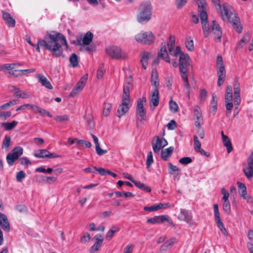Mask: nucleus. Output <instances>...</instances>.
Here are the masks:
<instances>
[{
    "mask_svg": "<svg viewBox=\"0 0 253 253\" xmlns=\"http://www.w3.org/2000/svg\"><path fill=\"white\" fill-rule=\"evenodd\" d=\"M62 45H65L66 49H68V45L65 37L63 35L56 33L48 35L44 38V40H39L38 44L34 47H36V49L39 52H40V46H41L49 50L56 57L61 56L64 57V55L63 54Z\"/></svg>",
    "mask_w": 253,
    "mask_h": 253,
    "instance_id": "obj_1",
    "label": "nucleus"
},
{
    "mask_svg": "<svg viewBox=\"0 0 253 253\" xmlns=\"http://www.w3.org/2000/svg\"><path fill=\"white\" fill-rule=\"evenodd\" d=\"M198 12L200 16L202 29L204 34L207 37L210 33H212L216 40H220L222 37V32L219 25L214 20H212L210 25L208 22V14L206 10L207 5L206 0H202L198 2Z\"/></svg>",
    "mask_w": 253,
    "mask_h": 253,
    "instance_id": "obj_2",
    "label": "nucleus"
},
{
    "mask_svg": "<svg viewBox=\"0 0 253 253\" xmlns=\"http://www.w3.org/2000/svg\"><path fill=\"white\" fill-rule=\"evenodd\" d=\"M213 4L216 6V9L222 17L224 21L227 20L232 24L234 29L238 33H241L243 28L240 20L235 13L233 8L228 3H224L220 5L219 0H211Z\"/></svg>",
    "mask_w": 253,
    "mask_h": 253,
    "instance_id": "obj_3",
    "label": "nucleus"
},
{
    "mask_svg": "<svg viewBox=\"0 0 253 253\" xmlns=\"http://www.w3.org/2000/svg\"><path fill=\"white\" fill-rule=\"evenodd\" d=\"M152 6L150 1L141 2L138 8L136 20L140 24H145L152 18Z\"/></svg>",
    "mask_w": 253,
    "mask_h": 253,
    "instance_id": "obj_4",
    "label": "nucleus"
},
{
    "mask_svg": "<svg viewBox=\"0 0 253 253\" xmlns=\"http://www.w3.org/2000/svg\"><path fill=\"white\" fill-rule=\"evenodd\" d=\"M190 60L188 54L181 53L179 59V68L181 75L187 74V73L192 68Z\"/></svg>",
    "mask_w": 253,
    "mask_h": 253,
    "instance_id": "obj_5",
    "label": "nucleus"
},
{
    "mask_svg": "<svg viewBox=\"0 0 253 253\" xmlns=\"http://www.w3.org/2000/svg\"><path fill=\"white\" fill-rule=\"evenodd\" d=\"M217 74L218 76L217 85L220 86L224 82L226 71L223 63L222 58L217 55L216 58Z\"/></svg>",
    "mask_w": 253,
    "mask_h": 253,
    "instance_id": "obj_6",
    "label": "nucleus"
},
{
    "mask_svg": "<svg viewBox=\"0 0 253 253\" xmlns=\"http://www.w3.org/2000/svg\"><path fill=\"white\" fill-rule=\"evenodd\" d=\"M155 37L151 32L141 31L135 36V40L141 43L151 44L155 41Z\"/></svg>",
    "mask_w": 253,
    "mask_h": 253,
    "instance_id": "obj_7",
    "label": "nucleus"
},
{
    "mask_svg": "<svg viewBox=\"0 0 253 253\" xmlns=\"http://www.w3.org/2000/svg\"><path fill=\"white\" fill-rule=\"evenodd\" d=\"M146 99L145 97L140 98L137 102L136 110V117L140 121H145L147 119L146 111L144 108V104L146 102Z\"/></svg>",
    "mask_w": 253,
    "mask_h": 253,
    "instance_id": "obj_8",
    "label": "nucleus"
},
{
    "mask_svg": "<svg viewBox=\"0 0 253 253\" xmlns=\"http://www.w3.org/2000/svg\"><path fill=\"white\" fill-rule=\"evenodd\" d=\"M107 54L114 59H125L126 58V54L119 47L110 46L106 48Z\"/></svg>",
    "mask_w": 253,
    "mask_h": 253,
    "instance_id": "obj_9",
    "label": "nucleus"
},
{
    "mask_svg": "<svg viewBox=\"0 0 253 253\" xmlns=\"http://www.w3.org/2000/svg\"><path fill=\"white\" fill-rule=\"evenodd\" d=\"M23 148L17 146L13 148L6 157V160L9 166H12L14 162L23 154Z\"/></svg>",
    "mask_w": 253,
    "mask_h": 253,
    "instance_id": "obj_10",
    "label": "nucleus"
},
{
    "mask_svg": "<svg viewBox=\"0 0 253 253\" xmlns=\"http://www.w3.org/2000/svg\"><path fill=\"white\" fill-rule=\"evenodd\" d=\"M93 38V34L91 32L88 31L83 38L81 36H78L77 38V40L73 42L72 43L76 45H88L92 42Z\"/></svg>",
    "mask_w": 253,
    "mask_h": 253,
    "instance_id": "obj_11",
    "label": "nucleus"
},
{
    "mask_svg": "<svg viewBox=\"0 0 253 253\" xmlns=\"http://www.w3.org/2000/svg\"><path fill=\"white\" fill-rule=\"evenodd\" d=\"M243 171L249 180L253 176V152H252L247 159V165L244 167Z\"/></svg>",
    "mask_w": 253,
    "mask_h": 253,
    "instance_id": "obj_12",
    "label": "nucleus"
},
{
    "mask_svg": "<svg viewBox=\"0 0 253 253\" xmlns=\"http://www.w3.org/2000/svg\"><path fill=\"white\" fill-rule=\"evenodd\" d=\"M87 78L88 74H85L80 79L79 81L72 89L70 94V96L74 97L83 90L87 80Z\"/></svg>",
    "mask_w": 253,
    "mask_h": 253,
    "instance_id": "obj_13",
    "label": "nucleus"
},
{
    "mask_svg": "<svg viewBox=\"0 0 253 253\" xmlns=\"http://www.w3.org/2000/svg\"><path fill=\"white\" fill-rule=\"evenodd\" d=\"M159 58L163 59L166 62L168 63H169L170 61V58L167 50L166 42L162 43L161 49L158 54V57L154 60V64H158L159 63Z\"/></svg>",
    "mask_w": 253,
    "mask_h": 253,
    "instance_id": "obj_14",
    "label": "nucleus"
},
{
    "mask_svg": "<svg viewBox=\"0 0 253 253\" xmlns=\"http://www.w3.org/2000/svg\"><path fill=\"white\" fill-rule=\"evenodd\" d=\"M166 221L172 227L174 226V224L172 220L168 215H165L155 216L153 217L148 219L146 222L147 223L159 224Z\"/></svg>",
    "mask_w": 253,
    "mask_h": 253,
    "instance_id": "obj_15",
    "label": "nucleus"
},
{
    "mask_svg": "<svg viewBox=\"0 0 253 253\" xmlns=\"http://www.w3.org/2000/svg\"><path fill=\"white\" fill-rule=\"evenodd\" d=\"M34 156L39 158H47L49 159L58 158L60 157L55 153H50L46 149H40L36 151L34 153Z\"/></svg>",
    "mask_w": 253,
    "mask_h": 253,
    "instance_id": "obj_16",
    "label": "nucleus"
},
{
    "mask_svg": "<svg viewBox=\"0 0 253 253\" xmlns=\"http://www.w3.org/2000/svg\"><path fill=\"white\" fill-rule=\"evenodd\" d=\"M130 107L129 101L122 100L121 104L120 105L117 111V116L121 118L128 112Z\"/></svg>",
    "mask_w": 253,
    "mask_h": 253,
    "instance_id": "obj_17",
    "label": "nucleus"
},
{
    "mask_svg": "<svg viewBox=\"0 0 253 253\" xmlns=\"http://www.w3.org/2000/svg\"><path fill=\"white\" fill-rule=\"evenodd\" d=\"M233 95L232 94H225V107L226 109V115L227 117H229L231 115V110L233 107V104L232 103Z\"/></svg>",
    "mask_w": 253,
    "mask_h": 253,
    "instance_id": "obj_18",
    "label": "nucleus"
},
{
    "mask_svg": "<svg viewBox=\"0 0 253 253\" xmlns=\"http://www.w3.org/2000/svg\"><path fill=\"white\" fill-rule=\"evenodd\" d=\"M194 115L195 119V125L198 127H201L203 124L202 114L200 108L198 106H196L194 111Z\"/></svg>",
    "mask_w": 253,
    "mask_h": 253,
    "instance_id": "obj_19",
    "label": "nucleus"
},
{
    "mask_svg": "<svg viewBox=\"0 0 253 253\" xmlns=\"http://www.w3.org/2000/svg\"><path fill=\"white\" fill-rule=\"evenodd\" d=\"M94 239L96 240L94 244L91 247L90 252L93 253L97 251L100 248L103 241L102 236L100 234L96 235Z\"/></svg>",
    "mask_w": 253,
    "mask_h": 253,
    "instance_id": "obj_20",
    "label": "nucleus"
},
{
    "mask_svg": "<svg viewBox=\"0 0 253 253\" xmlns=\"http://www.w3.org/2000/svg\"><path fill=\"white\" fill-rule=\"evenodd\" d=\"M36 77L42 86H44L48 89H52V85L45 77L40 74H38L36 75Z\"/></svg>",
    "mask_w": 253,
    "mask_h": 253,
    "instance_id": "obj_21",
    "label": "nucleus"
},
{
    "mask_svg": "<svg viewBox=\"0 0 253 253\" xmlns=\"http://www.w3.org/2000/svg\"><path fill=\"white\" fill-rule=\"evenodd\" d=\"M0 226L5 231H9L10 225L6 216L0 212Z\"/></svg>",
    "mask_w": 253,
    "mask_h": 253,
    "instance_id": "obj_22",
    "label": "nucleus"
},
{
    "mask_svg": "<svg viewBox=\"0 0 253 253\" xmlns=\"http://www.w3.org/2000/svg\"><path fill=\"white\" fill-rule=\"evenodd\" d=\"M3 19L6 24L8 26L14 27L15 25V20L11 17V15L7 12H2Z\"/></svg>",
    "mask_w": 253,
    "mask_h": 253,
    "instance_id": "obj_23",
    "label": "nucleus"
},
{
    "mask_svg": "<svg viewBox=\"0 0 253 253\" xmlns=\"http://www.w3.org/2000/svg\"><path fill=\"white\" fill-rule=\"evenodd\" d=\"M178 218L179 219L184 220L187 222L191 221L192 216L191 214L187 210H181L179 214Z\"/></svg>",
    "mask_w": 253,
    "mask_h": 253,
    "instance_id": "obj_24",
    "label": "nucleus"
},
{
    "mask_svg": "<svg viewBox=\"0 0 253 253\" xmlns=\"http://www.w3.org/2000/svg\"><path fill=\"white\" fill-rule=\"evenodd\" d=\"M222 139L223 145L227 148V151L230 153L233 150L231 142L228 136L224 134L223 131L221 132Z\"/></svg>",
    "mask_w": 253,
    "mask_h": 253,
    "instance_id": "obj_25",
    "label": "nucleus"
},
{
    "mask_svg": "<svg viewBox=\"0 0 253 253\" xmlns=\"http://www.w3.org/2000/svg\"><path fill=\"white\" fill-rule=\"evenodd\" d=\"M91 135L93 139V141L95 144V150L97 154L99 156H101L104 154L107 153V150H103L100 148L98 138L93 134H91Z\"/></svg>",
    "mask_w": 253,
    "mask_h": 253,
    "instance_id": "obj_26",
    "label": "nucleus"
},
{
    "mask_svg": "<svg viewBox=\"0 0 253 253\" xmlns=\"http://www.w3.org/2000/svg\"><path fill=\"white\" fill-rule=\"evenodd\" d=\"M150 103L154 107L157 106L159 103V91L158 88H155L151 95Z\"/></svg>",
    "mask_w": 253,
    "mask_h": 253,
    "instance_id": "obj_27",
    "label": "nucleus"
},
{
    "mask_svg": "<svg viewBox=\"0 0 253 253\" xmlns=\"http://www.w3.org/2000/svg\"><path fill=\"white\" fill-rule=\"evenodd\" d=\"M250 41V35L249 33H246L244 35L242 39L239 41L236 44V48L237 49H242L244 46Z\"/></svg>",
    "mask_w": 253,
    "mask_h": 253,
    "instance_id": "obj_28",
    "label": "nucleus"
},
{
    "mask_svg": "<svg viewBox=\"0 0 253 253\" xmlns=\"http://www.w3.org/2000/svg\"><path fill=\"white\" fill-rule=\"evenodd\" d=\"M174 148L173 147H169L161 152V158L164 161H167L168 158L171 156Z\"/></svg>",
    "mask_w": 253,
    "mask_h": 253,
    "instance_id": "obj_29",
    "label": "nucleus"
},
{
    "mask_svg": "<svg viewBox=\"0 0 253 253\" xmlns=\"http://www.w3.org/2000/svg\"><path fill=\"white\" fill-rule=\"evenodd\" d=\"M237 184L238 187L240 196L243 199H246L247 197L246 195L247 194V188L245 185L240 182H238Z\"/></svg>",
    "mask_w": 253,
    "mask_h": 253,
    "instance_id": "obj_30",
    "label": "nucleus"
},
{
    "mask_svg": "<svg viewBox=\"0 0 253 253\" xmlns=\"http://www.w3.org/2000/svg\"><path fill=\"white\" fill-rule=\"evenodd\" d=\"M151 83L152 84L158 88L159 84L158 79V74L156 69H153L151 73Z\"/></svg>",
    "mask_w": 253,
    "mask_h": 253,
    "instance_id": "obj_31",
    "label": "nucleus"
},
{
    "mask_svg": "<svg viewBox=\"0 0 253 253\" xmlns=\"http://www.w3.org/2000/svg\"><path fill=\"white\" fill-rule=\"evenodd\" d=\"M155 138H156V141L155 143L152 142V147L154 152L158 153L163 147L161 146V138L158 136H156Z\"/></svg>",
    "mask_w": 253,
    "mask_h": 253,
    "instance_id": "obj_32",
    "label": "nucleus"
},
{
    "mask_svg": "<svg viewBox=\"0 0 253 253\" xmlns=\"http://www.w3.org/2000/svg\"><path fill=\"white\" fill-rule=\"evenodd\" d=\"M18 122L13 121L11 123L4 122L1 124V126L4 128L5 130L8 131L14 128L17 125Z\"/></svg>",
    "mask_w": 253,
    "mask_h": 253,
    "instance_id": "obj_33",
    "label": "nucleus"
},
{
    "mask_svg": "<svg viewBox=\"0 0 253 253\" xmlns=\"http://www.w3.org/2000/svg\"><path fill=\"white\" fill-rule=\"evenodd\" d=\"M54 119L57 122L60 123H66L69 121L70 116L68 115H59L55 117Z\"/></svg>",
    "mask_w": 253,
    "mask_h": 253,
    "instance_id": "obj_34",
    "label": "nucleus"
},
{
    "mask_svg": "<svg viewBox=\"0 0 253 253\" xmlns=\"http://www.w3.org/2000/svg\"><path fill=\"white\" fill-rule=\"evenodd\" d=\"M149 58V54L147 52L142 53L140 62L143 69H146L148 65V60Z\"/></svg>",
    "mask_w": 253,
    "mask_h": 253,
    "instance_id": "obj_35",
    "label": "nucleus"
},
{
    "mask_svg": "<svg viewBox=\"0 0 253 253\" xmlns=\"http://www.w3.org/2000/svg\"><path fill=\"white\" fill-rule=\"evenodd\" d=\"M133 183L137 188L140 189L148 192H150L151 191V189L150 187L146 186L144 183L140 181H137L134 180Z\"/></svg>",
    "mask_w": 253,
    "mask_h": 253,
    "instance_id": "obj_36",
    "label": "nucleus"
},
{
    "mask_svg": "<svg viewBox=\"0 0 253 253\" xmlns=\"http://www.w3.org/2000/svg\"><path fill=\"white\" fill-rule=\"evenodd\" d=\"M120 228L118 226H113L111 229L107 233L106 235V239L107 240H110L113 236H114V234L115 232H118L120 231Z\"/></svg>",
    "mask_w": 253,
    "mask_h": 253,
    "instance_id": "obj_37",
    "label": "nucleus"
},
{
    "mask_svg": "<svg viewBox=\"0 0 253 253\" xmlns=\"http://www.w3.org/2000/svg\"><path fill=\"white\" fill-rule=\"evenodd\" d=\"M70 64L72 67H77L79 64L78 57L76 54L73 53L69 58Z\"/></svg>",
    "mask_w": 253,
    "mask_h": 253,
    "instance_id": "obj_38",
    "label": "nucleus"
},
{
    "mask_svg": "<svg viewBox=\"0 0 253 253\" xmlns=\"http://www.w3.org/2000/svg\"><path fill=\"white\" fill-rule=\"evenodd\" d=\"M169 54L174 57H176L178 54L181 55V53H184L181 51L180 47L179 46H177L176 48L174 49V47H171L168 49Z\"/></svg>",
    "mask_w": 253,
    "mask_h": 253,
    "instance_id": "obj_39",
    "label": "nucleus"
},
{
    "mask_svg": "<svg viewBox=\"0 0 253 253\" xmlns=\"http://www.w3.org/2000/svg\"><path fill=\"white\" fill-rule=\"evenodd\" d=\"M164 205L162 203H160L158 205H155L151 207H145L144 210L146 211H157L159 209H162Z\"/></svg>",
    "mask_w": 253,
    "mask_h": 253,
    "instance_id": "obj_40",
    "label": "nucleus"
},
{
    "mask_svg": "<svg viewBox=\"0 0 253 253\" xmlns=\"http://www.w3.org/2000/svg\"><path fill=\"white\" fill-rule=\"evenodd\" d=\"M112 109V105L109 103H104L103 104V110L102 113L104 116H107L110 114Z\"/></svg>",
    "mask_w": 253,
    "mask_h": 253,
    "instance_id": "obj_41",
    "label": "nucleus"
},
{
    "mask_svg": "<svg viewBox=\"0 0 253 253\" xmlns=\"http://www.w3.org/2000/svg\"><path fill=\"white\" fill-rule=\"evenodd\" d=\"M122 100L129 101V87L128 85L124 87Z\"/></svg>",
    "mask_w": 253,
    "mask_h": 253,
    "instance_id": "obj_42",
    "label": "nucleus"
},
{
    "mask_svg": "<svg viewBox=\"0 0 253 253\" xmlns=\"http://www.w3.org/2000/svg\"><path fill=\"white\" fill-rule=\"evenodd\" d=\"M11 144L10 137L8 135H5L2 141V148L7 150Z\"/></svg>",
    "mask_w": 253,
    "mask_h": 253,
    "instance_id": "obj_43",
    "label": "nucleus"
},
{
    "mask_svg": "<svg viewBox=\"0 0 253 253\" xmlns=\"http://www.w3.org/2000/svg\"><path fill=\"white\" fill-rule=\"evenodd\" d=\"M39 113V114L42 116H46L49 117H52L51 114L48 111L39 106H38L36 109V113Z\"/></svg>",
    "mask_w": 253,
    "mask_h": 253,
    "instance_id": "obj_44",
    "label": "nucleus"
},
{
    "mask_svg": "<svg viewBox=\"0 0 253 253\" xmlns=\"http://www.w3.org/2000/svg\"><path fill=\"white\" fill-rule=\"evenodd\" d=\"M217 103L216 96L213 94L212 95V100L211 102V107L212 109V111L213 112L214 114L216 111Z\"/></svg>",
    "mask_w": 253,
    "mask_h": 253,
    "instance_id": "obj_45",
    "label": "nucleus"
},
{
    "mask_svg": "<svg viewBox=\"0 0 253 253\" xmlns=\"http://www.w3.org/2000/svg\"><path fill=\"white\" fill-rule=\"evenodd\" d=\"M185 45L186 48L190 51H192L194 49V42L191 38L188 37L186 38Z\"/></svg>",
    "mask_w": 253,
    "mask_h": 253,
    "instance_id": "obj_46",
    "label": "nucleus"
},
{
    "mask_svg": "<svg viewBox=\"0 0 253 253\" xmlns=\"http://www.w3.org/2000/svg\"><path fill=\"white\" fill-rule=\"evenodd\" d=\"M223 210L227 213H229L231 211V206L229 200H223Z\"/></svg>",
    "mask_w": 253,
    "mask_h": 253,
    "instance_id": "obj_47",
    "label": "nucleus"
},
{
    "mask_svg": "<svg viewBox=\"0 0 253 253\" xmlns=\"http://www.w3.org/2000/svg\"><path fill=\"white\" fill-rule=\"evenodd\" d=\"M169 109L173 113H176L178 110V107L177 103L172 100L171 99L170 100L169 103Z\"/></svg>",
    "mask_w": 253,
    "mask_h": 253,
    "instance_id": "obj_48",
    "label": "nucleus"
},
{
    "mask_svg": "<svg viewBox=\"0 0 253 253\" xmlns=\"http://www.w3.org/2000/svg\"><path fill=\"white\" fill-rule=\"evenodd\" d=\"M215 221L217 224V226L220 229V230L222 231V232L225 235L227 236L228 234V233H227L225 228L224 227V224H223V222H222L221 219L216 220Z\"/></svg>",
    "mask_w": 253,
    "mask_h": 253,
    "instance_id": "obj_49",
    "label": "nucleus"
},
{
    "mask_svg": "<svg viewBox=\"0 0 253 253\" xmlns=\"http://www.w3.org/2000/svg\"><path fill=\"white\" fill-rule=\"evenodd\" d=\"M84 118L86 120L87 125L89 129H92L94 126V124L92 120V117L90 116H84Z\"/></svg>",
    "mask_w": 253,
    "mask_h": 253,
    "instance_id": "obj_50",
    "label": "nucleus"
},
{
    "mask_svg": "<svg viewBox=\"0 0 253 253\" xmlns=\"http://www.w3.org/2000/svg\"><path fill=\"white\" fill-rule=\"evenodd\" d=\"M15 71L18 72V75H20V76H22L24 75L34 73L36 71V70L35 69L32 68L25 70H15Z\"/></svg>",
    "mask_w": 253,
    "mask_h": 253,
    "instance_id": "obj_51",
    "label": "nucleus"
},
{
    "mask_svg": "<svg viewBox=\"0 0 253 253\" xmlns=\"http://www.w3.org/2000/svg\"><path fill=\"white\" fill-rule=\"evenodd\" d=\"M153 163V154L151 151L148 152L147 160H146V166L147 168H149L151 164Z\"/></svg>",
    "mask_w": 253,
    "mask_h": 253,
    "instance_id": "obj_52",
    "label": "nucleus"
},
{
    "mask_svg": "<svg viewBox=\"0 0 253 253\" xmlns=\"http://www.w3.org/2000/svg\"><path fill=\"white\" fill-rule=\"evenodd\" d=\"M175 37L173 36H170L167 43L168 49L171 47H174L175 45Z\"/></svg>",
    "mask_w": 253,
    "mask_h": 253,
    "instance_id": "obj_53",
    "label": "nucleus"
},
{
    "mask_svg": "<svg viewBox=\"0 0 253 253\" xmlns=\"http://www.w3.org/2000/svg\"><path fill=\"white\" fill-rule=\"evenodd\" d=\"M17 103V102L15 100H12L6 103H5L0 106V110L8 108L11 106H13Z\"/></svg>",
    "mask_w": 253,
    "mask_h": 253,
    "instance_id": "obj_54",
    "label": "nucleus"
},
{
    "mask_svg": "<svg viewBox=\"0 0 253 253\" xmlns=\"http://www.w3.org/2000/svg\"><path fill=\"white\" fill-rule=\"evenodd\" d=\"M194 149L196 151L201 148V143L198 140V136L196 135H194Z\"/></svg>",
    "mask_w": 253,
    "mask_h": 253,
    "instance_id": "obj_55",
    "label": "nucleus"
},
{
    "mask_svg": "<svg viewBox=\"0 0 253 253\" xmlns=\"http://www.w3.org/2000/svg\"><path fill=\"white\" fill-rule=\"evenodd\" d=\"M168 171L169 174H173V172L178 171L179 169L176 166H174L171 163H169Z\"/></svg>",
    "mask_w": 253,
    "mask_h": 253,
    "instance_id": "obj_56",
    "label": "nucleus"
},
{
    "mask_svg": "<svg viewBox=\"0 0 253 253\" xmlns=\"http://www.w3.org/2000/svg\"><path fill=\"white\" fill-rule=\"evenodd\" d=\"M192 162V159L188 157H183L179 160V162L183 165H187Z\"/></svg>",
    "mask_w": 253,
    "mask_h": 253,
    "instance_id": "obj_57",
    "label": "nucleus"
},
{
    "mask_svg": "<svg viewBox=\"0 0 253 253\" xmlns=\"http://www.w3.org/2000/svg\"><path fill=\"white\" fill-rule=\"evenodd\" d=\"M52 170H52V168H47V169H45L44 168L42 167H39V168H37L36 169V171L37 172L47 173H50L52 171Z\"/></svg>",
    "mask_w": 253,
    "mask_h": 253,
    "instance_id": "obj_58",
    "label": "nucleus"
},
{
    "mask_svg": "<svg viewBox=\"0 0 253 253\" xmlns=\"http://www.w3.org/2000/svg\"><path fill=\"white\" fill-rule=\"evenodd\" d=\"M26 177V174L23 171H19L16 174V180L18 182H20L22 179Z\"/></svg>",
    "mask_w": 253,
    "mask_h": 253,
    "instance_id": "obj_59",
    "label": "nucleus"
},
{
    "mask_svg": "<svg viewBox=\"0 0 253 253\" xmlns=\"http://www.w3.org/2000/svg\"><path fill=\"white\" fill-rule=\"evenodd\" d=\"M214 214L215 216V221L221 219L219 215V212L217 204H214L213 205Z\"/></svg>",
    "mask_w": 253,
    "mask_h": 253,
    "instance_id": "obj_60",
    "label": "nucleus"
},
{
    "mask_svg": "<svg viewBox=\"0 0 253 253\" xmlns=\"http://www.w3.org/2000/svg\"><path fill=\"white\" fill-rule=\"evenodd\" d=\"M181 76L183 81L185 83L184 84V86L187 88V89H188V91L189 92L190 88V85L188 82V75H187V74H184V75H181Z\"/></svg>",
    "mask_w": 253,
    "mask_h": 253,
    "instance_id": "obj_61",
    "label": "nucleus"
},
{
    "mask_svg": "<svg viewBox=\"0 0 253 253\" xmlns=\"http://www.w3.org/2000/svg\"><path fill=\"white\" fill-rule=\"evenodd\" d=\"M234 95H240V84L237 82H235L234 84Z\"/></svg>",
    "mask_w": 253,
    "mask_h": 253,
    "instance_id": "obj_62",
    "label": "nucleus"
},
{
    "mask_svg": "<svg viewBox=\"0 0 253 253\" xmlns=\"http://www.w3.org/2000/svg\"><path fill=\"white\" fill-rule=\"evenodd\" d=\"M105 70L103 66H100L97 70V79H101L104 73Z\"/></svg>",
    "mask_w": 253,
    "mask_h": 253,
    "instance_id": "obj_63",
    "label": "nucleus"
},
{
    "mask_svg": "<svg viewBox=\"0 0 253 253\" xmlns=\"http://www.w3.org/2000/svg\"><path fill=\"white\" fill-rule=\"evenodd\" d=\"M200 95L201 101H205L207 96V92L205 89L200 90Z\"/></svg>",
    "mask_w": 253,
    "mask_h": 253,
    "instance_id": "obj_64",
    "label": "nucleus"
}]
</instances>
